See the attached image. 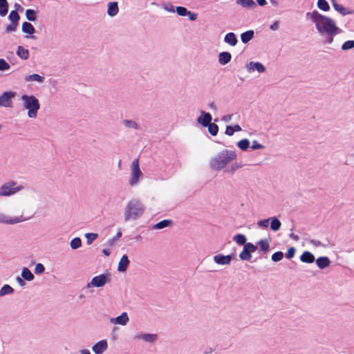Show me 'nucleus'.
<instances>
[{"label": "nucleus", "mask_w": 354, "mask_h": 354, "mask_svg": "<svg viewBox=\"0 0 354 354\" xmlns=\"http://www.w3.org/2000/svg\"><path fill=\"white\" fill-rule=\"evenodd\" d=\"M306 17L315 25L320 35L328 37L326 40L328 44H331L334 37L342 32V30L337 26L334 19L320 14L317 10L307 12Z\"/></svg>", "instance_id": "f257e3e1"}, {"label": "nucleus", "mask_w": 354, "mask_h": 354, "mask_svg": "<svg viewBox=\"0 0 354 354\" xmlns=\"http://www.w3.org/2000/svg\"><path fill=\"white\" fill-rule=\"evenodd\" d=\"M236 158V153L234 151L225 149L210 159L209 167L214 170H221Z\"/></svg>", "instance_id": "f03ea898"}, {"label": "nucleus", "mask_w": 354, "mask_h": 354, "mask_svg": "<svg viewBox=\"0 0 354 354\" xmlns=\"http://www.w3.org/2000/svg\"><path fill=\"white\" fill-rule=\"evenodd\" d=\"M21 106L27 111V116L30 119H35L38 116L40 109L39 100L33 95L24 94L20 97Z\"/></svg>", "instance_id": "7ed1b4c3"}, {"label": "nucleus", "mask_w": 354, "mask_h": 354, "mask_svg": "<svg viewBox=\"0 0 354 354\" xmlns=\"http://www.w3.org/2000/svg\"><path fill=\"white\" fill-rule=\"evenodd\" d=\"M145 211V206L140 201H129L124 208V221L138 219L144 214Z\"/></svg>", "instance_id": "20e7f679"}, {"label": "nucleus", "mask_w": 354, "mask_h": 354, "mask_svg": "<svg viewBox=\"0 0 354 354\" xmlns=\"http://www.w3.org/2000/svg\"><path fill=\"white\" fill-rule=\"evenodd\" d=\"M35 207H24L20 216H10L5 213L0 212V223L5 225H15L32 218L35 214Z\"/></svg>", "instance_id": "39448f33"}, {"label": "nucleus", "mask_w": 354, "mask_h": 354, "mask_svg": "<svg viewBox=\"0 0 354 354\" xmlns=\"http://www.w3.org/2000/svg\"><path fill=\"white\" fill-rule=\"evenodd\" d=\"M24 185L14 180L6 181L0 186V197H10L21 192Z\"/></svg>", "instance_id": "423d86ee"}, {"label": "nucleus", "mask_w": 354, "mask_h": 354, "mask_svg": "<svg viewBox=\"0 0 354 354\" xmlns=\"http://www.w3.org/2000/svg\"><path fill=\"white\" fill-rule=\"evenodd\" d=\"M130 177L129 183L131 186L138 184L140 180L143 177V174L139 166V160L138 158L134 159L130 165Z\"/></svg>", "instance_id": "0eeeda50"}, {"label": "nucleus", "mask_w": 354, "mask_h": 354, "mask_svg": "<svg viewBox=\"0 0 354 354\" xmlns=\"http://www.w3.org/2000/svg\"><path fill=\"white\" fill-rule=\"evenodd\" d=\"M109 275L102 274L98 276L94 277L91 281L86 285V288H89L92 286L96 288H100L104 286L107 282H109Z\"/></svg>", "instance_id": "6e6552de"}, {"label": "nucleus", "mask_w": 354, "mask_h": 354, "mask_svg": "<svg viewBox=\"0 0 354 354\" xmlns=\"http://www.w3.org/2000/svg\"><path fill=\"white\" fill-rule=\"evenodd\" d=\"M245 68L247 72L250 74L254 72L263 73L266 71L265 66L259 62L250 61L245 64Z\"/></svg>", "instance_id": "1a4fd4ad"}, {"label": "nucleus", "mask_w": 354, "mask_h": 354, "mask_svg": "<svg viewBox=\"0 0 354 354\" xmlns=\"http://www.w3.org/2000/svg\"><path fill=\"white\" fill-rule=\"evenodd\" d=\"M15 96V92H4L0 96V106L2 107H11L12 104V99Z\"/></svg>", "instance_id": "9d476101"}, {"label": "nucleus", "mask_w": 354, "mask_h": 354, "mask_svg": "<svg viewBox=\"0 0 354 354\" xmlns=\"http://www.w3.org/2000/svg\"><path fill=\"white\" fill-rule=\"evenodd\" d=\"M212 120V117L209 113L204 111H201L200 115L197 118V123L202 127H206Z\"/></svg>", "instance_id": "9b49d317"}, {"label": "nucleus", "mask_w": 354, "mask_h": 354, "mask_svg": "<svg viewBox=\"0 0 354 354\" xmlns=\"http://www.w3.org/2000/svg\"><path fill=\"white\" fill-rule=\"evenodd\" d=\"M214 261L218 265L222 266H227L230 264L232 259V254H227V255H223L221 254H216L214 256Z\"/></svg>", "instance_id": "f8f14e48"}, {"label": "nucleus", "mask_w": 354, "mask_h": 354, "mask_svg": "<svg viewBox=\"0 0 354 354\" xmlns=\"http://www.w3.org/2000/svg\"><path fill=\"white\" fill-rule=\"evenodd\" d=\"M21 31L27 34L26 35V38L27 39H35L34 36V33L35 32V29L34 26L29 22L25 21L21 25Z\"/></svg>", "instance_id": "ddd939ff"}, {"label": "nucleus", "mask_w": 354, "mask_h": 354, "mask_svg": "<svg viewBox=\"0 0 354 354\" xmlns=\"http://www.w3.org/2000/svg\"><path fill=\"white\" fill-rule=\"evenodd\" d=\"M108 348L107 342L104 339L97 342L92 347V351L95 354H102Z\"/></svg>", "instance_id": "4468645a"}, {"label": "nucleus", "mask_w": 354, "mask_h": 354, "mask_svg": "<svg viewBox=\"0 0 354 354\" xmlns=\"http://www.w3.org/2000/svg\"><path fill=\"white\" fill-rule=\"evenodd\" d=\"M332 6L333 8L342 16L352 15L354 12L353 10H352L349 8L345 7L343 5L338 3L337 1L333 2V4Z\"/></svg>", "instance_id": "2eb2a0df"}, {"label": "nucleus", "mask_w": 354, "mask_h": 354, "mask_svg": "<svg viewBox=\"0 0 354 354\" xmlns=\"http://www.w3.org/2000/svg\"><path fill=\"white\" fill-rule=\"evenodd\" d=\"M128 322H129V317L126 312H123L120 315L118 316L115 318L111 319V323H113L115 324H120L122 326L126 325Z\"/></svg>", "instance_id": "dca6fc26"}, {"label": "nucleus", "mask_w": 354, "mask_h": 354, "mask_svg": "<svg viewBox=\"0 0 354 354\" xmlns=\"http://www.w3.org/2000/svg\"><path fill=\"white\" fill-rule=\"evenodd\" d=\"M300 261L303 263H312L315 261V258L313 254L309 251H304L299 258Z\"/></svg>", "instance_id": "f3484780"}, {"label": "nucleus", "mask_w": 354, "mask_h": 354, "mask_svg": "<svg viewBox=\"0 0 354 354\" xmlns=\"http://www.w3.org/2000/svg\"><path fill=\"white\" fill-rule=\"evenodd\" d=\"M130 263L128 257L126 254H124L118 263V270L120 272H125L127 269V267Z\"/></svg>", "instance_id": "a211bd4d"}, {"label": "nucleus", "mask_w": 354, "mask_h": 354, "mask_svg": "<svg viewBox=\"0 0 354 354\" xmlns=\"http://www.w3.org/2000/svg\"><path fill=\"white\" fill-rule=\"evenodd\" d=\"M135 338L136 339H141L145 342L153 343L157 339L158 336L156 334L145 333V334H141V335H136Z\"/></svg>", "instance_id": "6ab92c4d"}, {"label": "nucleus", "mask_w": 354, "mask_h": 354, "mask_svg": "<svg viewBox=\"0 0 354 354\" xmlns=\"http://www.w3.org/2000/svg\"><path fill=\"white\" fill-rule=\"evenodd\" d=\"M232 59V55L228 52H221L218 54V62L221 65L228 64Z\"/></svg>", "instance_id": "aec40b11"}, {"label": "nucleus", "mask_w": 354, "mask_h": 354, "mask_svg": "<svg viewBox=\"0 0 354 354\" xmlns=\"http://www.w3.org/2000/svg\"><path fill=\"white\" fill-rule=\"evenodd\" d=\"M44 79L45 78L44 76H41L39 74L34 73V74L28 75L26 76L24 78V80L26 82H35L37 83H42V82H44Z\"/></svg>", "instance_id": "412c9836"}, {"label": "nucleus", "mask_w": 354, "mask_h": 354, "mask_svg": "<svg viewBox=\"0 0 354 354\" xmlns=\"http://www.w3.org/2000/svg\"><path fill=\"white\" fill-rule=\"evenodd\" d=\"M224 41L231 46H235L238 43V39L234 32H229L225 35Z\"/></svg>", "instance_id": "4be33fe9"}, {"label": "nucleus", "mask_w": 354, "mask_h": 354, "mask_svg": "<svg viewBox=\"0 0 354 354\" xmlns=\"http://www.w3.org/2000/svg\"><path fill=\"white\" fill-rule=\"evenodd\" d=\"M330 260L328 257H320L316 259V264L320 269H324L329 266Z\"/></svg>", "instance_id": "5701e85b"}, {"label": "nucleus", "mask_w": 354, "mask_h": 354, "mask_svg": "<svg viewBox=\"0 0 354 354\" xmlns=\"http://www.w3.org/2000/svg\"><path fill=\"white\" fill-rule=\"evenodd\" d=\"M16 54L19 58L24 60H26L29 57V50L21 46L17 47Z\"/></svg>", "instance_id": "b1692460"}, {"label": "nucleus", "mask_w": 354, "mask_h": 354, "mask_svg": "<svg viewBox=\"0 0 354 354\" xmlns=\"http://www.w3.org/2000/svg\"><path fill=\"white\" fill-rule=\"evenodd\" d=\"M118 6L117 2H110L108 4L107 14L111 17H114L118 13Z\"/></svg>", "instance_id": "393cba45"}, {"label": "nucleus", "mask_w": 354, "mask_h": 354, "mask_svg": "<svg viewBox=\"0 0 354 354\" xmlns=\"http://www.w3.org/2000/svg\"><path fill=\"white\" fill-rule=\"evenodd\" d=\"M254 32L252 30H248L241 35V40L243 44H247L253 39Z\"/></svg>", "instance_id": "a878e982"}, {"label": "nucleus", "mask_w": 354, "mask_h": 354, "mask_svg": "<svg viewBox=\"0 0 354 354\" xmlns=\"http://www.w3.org/2000/svg\"><path fill=\"white\" fill-rule=\"evenodd\" d=\"M173 221L171 220L165 219L155 224L152 228L153 230H161L171 225Z\"/></svg>", "instance_id": "bb28decb"}, {"label": "nucleus", "mask_w": 354, "mask_h": 354, "mask_svg": "<svg viewBox=\"0 0 354 354\" xmlns=\"http://www.w3.org/2000/svg\"><path fill=\"white\" fill-rule=\"evenodd\" d=\"M236 3L246 8H254L256 3L253 0H236Z\"/></svg>", "instance_id": "cd10ccee"}, {"label": "nucleus", "mask_w": 354, "mask_h": 354, "mask_svg": "<svg viewBox=\"0 0 354 354\" xmlns=\"http://www.w3.org/2000/svg\"><path fill=\"white\" fill-rule=\"evenodd\" d=\"M257 245H259L261 250L263 251L265 253H266L270 250V239H261L257 243Z\"/></svg>", "instance_id": "c85d7f7f"}, {"label": "nucleus", "mask_w": 354, "mask_h": 354, "mask_svg": "<svg viewBox=\"0 0 354 354\" xmlns=\"http://www.w3.org/2000/svg\"><path fill=\"white\" fill-rule=\"evenodd\" d=\"M21 277L24 280L31 281L34 279V275L28 268H24L21 270Z\"/></svg>", "instance_id": "c756f323"}, {"label": "nucleus", "mask_w": 354, "mask_h": 354, "mask_svg": "<svg viewBox=\"0 0 354 354\" xmlns=\"http://www.w3.org/2000/svg\"><path fill=\"white\" fill-rule=\"evenodd\" d=\"M270 229L274 232L278 231L281 225L280 221L276 217L270 218Z\"/></svg>", "instance_id": "7c9ffc66"}, {"label": "nucleus", "mask_w": 354, "mask_h": 354, "mask_svg": "<svg viewBox=\"0 0 354 354\" xmlns=\"http://www.w3.org/2000/svg\"><path fill=\"white\" fill-rule=\"evenodd\" d=\"M8 10V3L7 0H0V16L5 17Z\"/></svg>", "instance_id": "2f4dec72"}, {"label": "nucleus", "mask_w": 354, "mask_h": 354, "mask_svg": "<svg viewBox=\"0 0 354 354\" xmlns=\"http://www.w3.org/2000/svg\"><path fill=\"white\" fill-rule=\"evenodd\" d=\"M233 241L237 244L243 245L247 243L246 236L242 234H237L233 237Z\"/></svg>", "instance_id": "473e14b6"}, {"label": "nucleus", "mask_w": 354, "mask_h": 354, "mask_svg": "<svg viewBox=\"0 0 354 354\" xmlns=\"http://www.w3.org/2000/svg\"><path fill=\"white\" fill-rule=\"evenodd\" d=\"M236 145L242 151H247L250 147V140L247 138H244L239 140Z\"/></svg>", "instance_id": "72a5a7b5"}, {"label": "nucleus", "mask_w": 354, "mask_h": 354, "mask_svg": "<svg viewBox=\"0 0 354 354\" xmlns=\"http://www.w3.org/2000/svg\"><path fill=\"white\" fill-rule=\"evenodd\" d=\"M122 123L124 127L128 129H137L138 128V124L134 120L126 119Z\"/></svg>", "instance_id": "f704fd0d"}, {"label": "nucleus", "mask_w": 354, "mask_h": 354, "mask_svg": "<svg viewBox=\"0 0 354 354\" xmlns=\"http://www.w3.org/2000/svg\"><path fill=\"white\" fill-rule=\"evenodd\" d=\"M13 292L14 289L10 285L6 284L0 289V297Z\"/></svg>", "instance_id": "c9c22d12"}, {"label": "nucleus", "mask_w": 354, "mask_h": 354, "mask_svg": "<svg viewBox=\"0 0 354 354\" xmlns=\"http://www.w3.org/2000/svg\"><path fill=\"white\" fill-rule=\"evenodd\" d=\"M317 5L318 8L324 12H328L330 10V6L326 0H318Z\"/></svg>", "instance_id": "e433bc0d"}, {"label": "nucleus", "mask_w": 354, "mask_h": 354, "mask_svg": "<svg viewBox=\"0 0 354 354\" xmlns=\"http://www.w3.org/2000/svg\"><path fill=\"white\" fill-rule=\"evenodd\" d=\"M70 246L73 250L78 249L82 246V240L79 237L73 238L70 242Z\"/></svg>", "instance_id": "4c0bfd02"}, {"label": "nucleus", "mask_w": 354, "mask_h": 354, "mask_svg": "<svg viewBox=\"0 0 354 354\" xmlns=\"http://www.w3.org/2000/svg\"><path fill=\"white\" fill-rule=\"evenodd\" d=\"M208 128V132L212 136H216L218 132V127L215 123L210 122L207 127Z\"/></svg>", "instance_id": "58836bf2"}, {"label": "nucleus", "mask_w": 354, "mask_h": 354, "mask_svg": "<svg viewBox=\"0 0 354 354\" xmlns=\"http://www.w3.org/2000/svg\"><path fill=\"white\" fill-rule=\"evenodd\" d=\"M354 48V40H348L344 42L341 46L343 51L349 50Z\"/></svg>", "instance_id": "ea45409f"}, {"label": "nucleus", "mask_w": 354, "mask_h": 354, "mask_svg": "<svg viewBox=\"0 0 354 354\" xmlns=\"http://www.w3.org/2000/svg\"><path fill=\"white\" fill-rule=\"evenodd\" d=\"M9 19L12 23L18 24L20 17L18 12L16 10H12L9 14Z\"/></svg>", "instance_id": "a19ab883"}, {"label": "nucleus", "mask_w": 354, "mask_h": 354, "mask_svg": "<svg viewBox=\"0 0 354 354\" xmlns=\"http://www.w3.org/2000/svg\"><path fill=\"white\" fill-rule=\"evenodd\" d=\"M26 17L30 21L36 20V12L32 9H27L26 10Z\"/></svg>", "instance_id": "79ce46f5"}, {"label": "nucleus", "mask_w": 354, "mask_h": 354, "mask_svg": "<svg viewBox=\"0 0 354 354\" xmlns=\"http://www.w3.org/2000/svg\"><path fill=\"white\" fill-rule=\"evenodd\" d=\"M239 258L243 261H250L252 259V254L243 248V251L239 254Z\"/></svg>", "instance_id": "37998d69"}, {"label": "nucleus", "mask_w": 354, "mask_h": 354, "mask_svg": "<svg viewBox=\"0 0 354 354\" xmlns=\"http://www.w3.org/2000/svg\"><path fill=\"white\" fill-rule=\"evenodd\" d=\"M98 236V234L96 233H86L85 234V237L86 239V242L88 245H91L94 240H95Z\"/></svg>", "instance_id": "c03bdc74"}, {"label": "nucleus", "mask_w": 354, "mask_h": 354, "mask_svg": "<svg viewBox=\"0 0 354 354\" xmlns=\"http://www.w3.org/2000/svg\"><path fill=\"white\" fill-rule=\"evenodd\" d=\"M283 256L284 255L282 252H281V251L276 252L274 254H272V255L271 257V259L274 262H278V261H280L281 260H282V259L283 258Z\"/></svg>", "instance_id": "a18cd8bd"}, {"label": "nucleus", "mask_w": 354, "mask_h": 354, "mask_svg": "<svg viewBox=\"0 0 354 354\" xmlns=\"http://www.w3.org/2000/svg\"><path fill=\"white\" fill-rule=\"evenodd\" d=\"M243 248L249 251L250 253L254 252L257 250V245H254L252 243H246Z\"/></svg>", "instance_id": "49530a36"}, {"label": "nucleus", "mask_w": 354, "mask_h": 354, "mask_svg": "<svg viewBox=\"0 0 354 354\" xmlns=\"http://www.w3.org/2000/svg\"><path fill=\"white\" fill-rule=\"evenodd\" d=\"M10 68V64L4 59L1 58L0 59V71H7L9 70Z\"/></svg>", "instance_id": "de8ad7c7"}, {"label": "nucleus", "mask_w": 354, "mask_h": 354, "mask_svg": "<svg viewBox=\"0 0 354 354\" xmlns=\"http://www.w3.org/2000/svg\"><path fill=\"white\" fill-rule=\"evenodd\" d=\"M176 11L179 16L185 17L187 15L188 10L186 8L183 6H178L176 8Z\"/></svg>", "instance_id": "09e8293b"}, {"label": "nucleus", "mask_w": 354, "mask_h": 354, "mask_svg": "<svg viewBox=\"0 0 354 354\" xmlns=\"http://www.w3.org/2000/svg\"><path fill=\"white\" fill-rule=\"evenodd\" d=\"M251 148L252 150L257 149H265V146L259 143V142L256 140H252Z\"/></svg>", "instance_id": "8fccbe9b"}, {"label": "nucleus", "mask_w": 354, "mask_h": 354, "mask_svg": "<svg viewBox=\"0 0 354 354\" xmlns=\"http://www.w3.org/2000/svg\"><path fill=\"white\" fill-rule=\"evenodd\" d=\"M45 270V268L42 263H37L35 268V272L37 274H42Z\"/></svg>", "instance_id": "3c124183"}, {"label": "nucleus", "mask_w": 354, "mask_h": 354, "mask_svg": "<svg viewBox=\"0 0 354 354\" xmlns=\"http://www.w3.org/2000/svg\"><path fill=\"white\" fill-rule=\"evenodd\" d=\"M18 24L11 23L6 27V32L7 33H11L16 30Z\"/></svg>", "instance_id": "603ef678"}, {"label": "nucleus", "mask_w": 354, "mask_h": 354, "mask_svg": "<svg viewBox=\"0 0 354 354\" xmlns=\"http://www.w3.org/2000/svg\"><path fill=\"white\" fill-rule=\"evenodd\" d=\"M121 236H122L121 229L119 228L117 232L116 236L109 240V245H111V246L115 244L116 239L118 238H120Z\"/></svg>", "instance_id": "864d4df0"}, {"label": "nucleus", "mask_w": 354, "mask_h": 354, "mask_svg": "<svg viewBox=\"0 0 354 354\" xmlns=\"http://www.w3.org/2000/svg\"><path fill=\"white\" fill-rule=\"evenodd\" d=\"M296 249L294 247H290L288 248L287 253L286 254V257L287 259H290L294 257L295 254Z\"/></svg>", "instance_id": "5fc2aeb1"}, {"label": "nucleus", "mask_w": 354, "mask_h": 354, "mask_svg": "<svg viewBox=\"0 0 354 354\" xmlns=\"http://www.w3.org/2000/svg\"><path fill=\"white\" fill-rule=\"evenodd\" d=\"M310 244H312L315 247L322 246L323 248H326L328 246L327 244L323 243L321 241H319L318 240H316V239H311L310 241Z\"/></svg>", "instance_id": "6e6d98bb"}, {"label": "nucleus", "mask_w": 354, "mask_h": 354, "mask_svg": "<svg viewBox=\"0 0 354 354\" xmlns=\"http://www.w3.org/2000/svg\"><path fill=\"white\" fill-rule=\"evenodd\" d=\"M279 21H275L272 24H271L269 26V28L272 31H277L279 29Z\"/></svg>", "instance_id": "4d7b16f0"}, {"label": "nucleus", "mask_w": 354, "mask_h": 354, "mask_svg": "<svg viewBox=\"0 0 354 354\" xmlns=\"http://www.w3.org/2000/svg\"><path fill=\"white\" fill-rule=\"evenodd\" d=\"M269 221H270V218L260 220L257 222V225L259 227H268Z\"/></svg>", "instance_id": "13d9d810"}, {"label": "nucleus", "mask_w": 354, "mask_h": 354, "mask_svg": "<svg viewBox=\"0 0 354 354\" xmlns=\"http://www.w3.org/2000/svg\"><path fill=\"white\" fill-rule=\"evenodd\" d=\"M186 16H187L189 17V20H191V21H196L197 19V18H198V14L197 13L192 12L189 11V10H188L187 14Z\"/></svg>", "instance_id": "bf43d9fd"}, {"label": "nucleus", "mask_w": 354, "mask_h": 354, "mask_svg": "<svg viewBox=\"0 0 354 354\" xmlns=\"http://www.w3.org/2000/svg\"><path fill=\"white\" fill-rule=\"evenodd\" d=\"M241 167H242V165L241 164L235 162V163L232 164L230 166V171H235L236 170H237V169H240Z\"/></svg>", "instance_id": "052dcab7"}, {"label": "nucleus", "mask_w": 354, "mask_h": 354, "mask_svg": "<svg viewBox=\"0 0 354 354\" xmlns=\"http://www.w3.org/2000/svg\"><path fill=\"white\" fill-rule=\"evenodd\" d=\"M225 133L226 135H227L229 136H233V134L234 133V130H233V127L232 126H227Z\"/></svg>", "instance_id": "680f3d73"}, {"label": "nucleus", "mask_w": 354, "mask_h": 354, "mask_svg": "<svg viewBox=\"0 0 354 354\" xmlns=\"http://www.w3.org/2000/svg\"><path fill=\"white\" fill-rule=\"evenodd\" d=\"M16 281L18 283V284L21 287H24L26 285L24 279L23 278H21L20 277H17Z\"/></svg>", "instance_id": "e2e57ef3"}, {"label": "nucleus", "mask_w": 354, "mask_h": 354, "mask_svg": "<svg viewBox=\"0 0 354 354\" xmlns=\"http://www.w3.org/2000/svg\"><path fill=\"white\" fill-rule=\"evenodd\" d=\"M232 115H224L223 118H222V121L223 122H229L230 121H231L232 120Z\"/></svg>", "instance_id": "0e129e2a"}, {"label": "nucleus", "mask_w": 354, "mask_h": 354, "mask_svg": "<svg viewBox=\"0 0 354 354\" xmlns=\"http://www.w3.org/2000/svg\"><path fill=\"white\" fill-rule=\"evenodd\" d=\"M232 127H233L234 132L241 131L242 129L241 126L239 124H236V125L233 126Z\"/></svg>", "instance_id": "69168bd1"}, {"label": "nucleus", "mask_w": 354, "mask_h": 354, "mask_svg": "<svg viewBox=\"0 0 354 354\" xmlns=\"http://www.w3.org/2000/svg\"><path fill=\"white\" fill-rule=\"evenodd\" d=\"M290 237L292 239H293L294 241H299V237L297 235H296V234H293V233H291V234H290Z\"/></svg>", "instance_id": "338daca9"}, {"label": "nucleus", "mask_w": 354, "mask_h": 354, "mask_svg": "<svg viewBox=\"0 0 354 354\" xmlns=\"http://www.w3.org/2000/svg\"><path fill=\"white\" fill-rule=\"evenodd\" d=\"M80 354H91V352L88 349H82L80 351Z\"/></svg>", "instance_id": "774afa93"}]
</instances>
